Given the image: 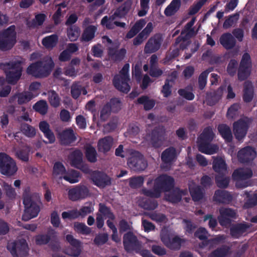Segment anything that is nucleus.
<instances>
[{
    "mask_svg": "<svg viewBox=\"0 0 257 257\" xmlns=\"http://www.w3.org/2000/svg\"><path fill=\"white\" fill-rule=\"evenodd\" d=\"M154 182L153 189L143 188L142 193L152 198H158L162 192H170L174 188L175 181L173 177L166 174H162L158 176L154 180L149 178L147 185L150 186Z\"/></svg>",
    "mask_w": 257,
    "mask_h": 257,
    "instance_id": "nucleus-1",
    "label": "nucleus"
},
{
    "mask_svg": "<svg viewBox=\"0 0 257 257\" xmlns=\"http://www.w3.org/2000/svg\"><path fill=\"white\" fill-rule=\"evenodd\" d=\"M130 64L125 63L118 74H116L112 80L115 88L124 93H127L131 90L129 84L130 77L129 74Z\"/></svg>",
    "mask_w": 257,
    "mask_h": 257,
    "instance_id": "nucleus-5",
    "label": "nucleus"
},
{
    "mask_svg": "<svg viewBox=\"0 0 257 257\" xmlns=\"http://www.w3.org/2000/svg\"><path fill=\"white\" fill-rule=\"evenodd\" d=\"M127 165L135 171H143L146 168L148 164L143 156L138 152L136 155L132 156L128 159Z\"/></svg>",
    "mask_w": 257,
    "mask_h": 257,
    "instance_id": "nucleus-18",
    "label": "nucleus"
},
{
    "mask_svg": "<svg viewBox=\"0 0 257 257\" xmlns=\"http://www.w3.org/2000/svg\"><path fill=\"white\" fill-rule=\"evenodd\" d=\"M206 0H199L196 4H194L189 9L188 14L189 15H194L197 14L201 9L202 6L206 3Z\"/></svg>",
    "mask_w": 257,
    "mask_h": 257,
    "instance_id": "nucleus-61",
    "label": "nucleus"
},
{
    "mask_svg": "<svg viewBox=\"0 0 257 257\" xmlns=\"http://www.w3.org/2000/svg\"><path fill=\"white\" fill-rule=\"evenodd\" d=\"M162 241L171 249L178 250L180 248L181 244L184 242V239L176 235L171 238L169 236L166 235L162 237Z\"/></svg>",
    "mask_w": 257,
    "mask_h": 257,
    "instance_id": "nucleus-23",
    "label": "nucleus"
},
{
    "mask_svg": "<svg viewBox=\"0 0 257 257\" xmlns=\"http://www.w3.org/2000/svg\"><path fill=\"white\" fill-rule=\"evenodd\" d=\"M255 149L251 146H246L241 149L237 153V158L242 164H249L251 163L256 156Z\"/></svg>",
    "mask_w": 257,
    "mask_h": 257,
    "instance_id": "nucleus-13",
    "label": "nucleus"
},
{
    "mask_svg": "<svg viewBox=\"0 0 257 257\" xmlns=\"http://www.w3.org/2000/svg\"><path fill=\"white\" fill-rule=\"evenodd\" d=\"M98 212L99 215L108 218L110 220H114L115 218V215L111 211L110 208L106 206L104 203H100L99 204Z\"/></svg>",
    "mask_w": 257,
    "mask_h": 257,
    "instance_id": "nucleus-43",
    "label": "nucleus"
},
{
    "mask_svg": "<svg viewBox=\"0 0 257 257\" xmlns=\"http://www.w3.org/2000/svg\"><path fill=\"white\" fill-rule=\"evenodd\" d=\"M140 206L145 210L155 209L158 206V202L152 199H147L140 202Z\"/></svg>",
    "mask_w": 257,
    "mask_h": 257,
    "instance_id": "nucleus-50",
    "label": "nucleus"
},
{
    "mask_svg": "<svg viewBox=\"0 0 257 257\" xmlns=\"http://www.w3.org/2000/svg\"><path fill=\"white\" fill-rule=\"evenodd\" d=\"M108 237L107 233H100L96 235L94 239V243L98 246L105 244L108 240Z\"/></svg>",
    "mask_w": 257,
    "mask_h": 257,
    "instance_id": "nucleus-64",
    "label": "nucleus"
},
{
    "mask_svg": "<svg viewBox=\"0 0 257 257\" xmlns=\"http://www.w3.org/2000/svg\"><path fill=\"white\" fill-rule=\"evenodd\" d=\"M67 36L71 41L76 40L80 34L79 28L75 26H71L67 30Z\"/></svg>",
    "mask_w": 257,
    "mask_h": 257,
    "instance_id": "nucleus-53",
    "label": "nucleus"
},
{
    "mask_svg": "<svg viewBox=\"0 0 257 257\" xmlns=\"http://www.w3.org/2000/svg\"><path fill=\"white\" fill-rule=\"evenodd\" d=\"M7 247L13 257L25 256L29 251L28 244L23 239L9 243Z\"/></svg>",
    "mask_w": 257,
    "mask_h": 257,
    "instance_id": "nucleus-9",
    "label": "nucleus"
},
{
    "mask_svg": "<svg viewBox=\"0 0 257 257\" xmlns=\"http://www.w3.org/2000/svg\"><path fill=\"white\" fill-rule=\"evenodd\" d=\"M214 137V134L211 126L204 128L199 137V142H212Z\"/></svg>",
    "mask_w": 257,
    "mask_h": 257,
    "instance_id": "nucleus-44",
    "label": "nucleus"
},
{
    "mask_svg": "<svg viewBox=\"0 0 257 257\" xmlns=\"http://www.w3.org/2000/svg\"><path fill=\"white\" fill-rule=\"evenodd\" d=\"M252 174V171L249 168H238L233 171L232 178L235 181L245 180L250 178Z\"/></svg>",
    "mask_w": 257,
    "mask_h": 257,
    "instance_id": "nucleus-25",
    "label": "nucleus"
},
{
    "mask_svg": "<svg viewBox=\"0 0 257 257\" xmlns=\"http://www.w3.org/2000/svg\"><path fill=\"white\" fill-rule=\"evenodd\" d=\"M223 88L220 87L216 91L211 93L207 98V104L210 106L215 105L221 98Z\"/></svg>",
    "mask_w": 257,
    "mask_h": 257,
    "instance_id": "nucleus-39",
    "label": "nucleus"
},
{
    "mask_svg": "<svg viewBox=\"0 0 257 257\" xmlns=\"http://www.w3.org/2000/svg\"><path fill=\"white\" fill-rule=\"evenodd\" d=\"M178 93L180 96L188 100H192L195 98L193 93L191 91H189L188 87L179 89L178 91Z\"/></svg>",
    "mask_w": 257,
    "mask_h": 257,
    "instance_id": "nucleus-59",
    "label": "nucleus"
},
{
    "mask_svg": "<svg viewBox=\"0 0 257 257\" xmlns=\"http://www.w3.org/2000/svg\"><path fill=\"white\" fill-rule=\"evenodd\" d=\"M166 138L165 127L163 125H158L147 133L144 140L152 148L159 149L163 146Z\"/></svg>",
    "mask_w": 257,
    "mask_h": 257,
    "instance_id": "nucleus-4",
    "label": "nucleus"
},
{
    "mask_svg": "<svg viewBox=\"0 0 257 257\" xmlns=\"http://www.w3.org/2000/svg\"><path fill=\"white\" fill-rule=\"evenodd\" d=\"M139 104L144 105V109L149 110L152 109L155 105V101L154 99H150L147 95H143L137 99Z\"/></svg>",
    "mask_w": 257,
    "mask_h": 257,
    "instance_id": "nucleus-41",
    "label": "nucleus"
},
{
    "mask_svg": "<svg viewBox=\"0 0 257 257\" xmlns=\"http://www.w3.org/2000/svg\"><path fill=\"white\" fill-rule=\"evenodd\" d=\"M89 195L88 188L84 186L78 185L70 189L68 191V196L72 201H77L86 198Z\"/></svg>",
    "mask_w": 257,
    "mask_h": 257,
    "instance_id": "nucleus-15",
    "label": "nucleus"
},
{
    "mask_svg": "<svg viewBox=\"0 0 257 257\" xmlns=\"http://www.w3.org/2000/svg\"><path fill=\"white\" fill-rule=\"evenodd\" d=\"M85 156L88 162L95 163L97 161V153L95 149L90 145L86 148Z\"/></svg>",
    "mask_w": 257,
    "mask_h": 257,
    "instance_id": "nucleus-49",
    "label": "nucleus"
},
{
    "mask_svg": "<svg viewBox=\"0 0 257 257\" xmlns=\"http://www.w3.org/2000/svg\"><path fill=\"white\" fill-rule=\"evenodd\" d=\"M58 38L56 35H52L44 38L42 43L48 49H52L58 43Z\"/></svg>",
    "mask_w": 257,
    "mask_h": 257,
    "instance_id": "nucleus-40",
    "label": "nucleus"
},
{
    "mask_svg": "<svg viewBox=\"0 0 257 257\" xmlns=\"http://www.w3.org/2000/svg\"><path fill=\"white\" fill-rule=\"evenodd\" d=\"M212 68H209L202 72L198 77V85L200 90H203L206 86L208 74L211 72Z\"/></svg>",
    "mask_w": 257,
    "mask_h": 257,
    "instance_id": "nucleus-54",
    "label": "nucleus"
},
{
    "mask_svg": "<svg viewBox=\"0 0 257 257\" xmlns=\"http://www.w3.org/2000/svg\"><path fill=\"white\" fill-rule=\"evenodd\" d=\"M53 178L59 184L62 183L64 178V167L62 163L56 162L53 169Z\"/></svg>",
    "mask_w": 257,
    "mask_h": 257,
    "instance_id": "nucleus-27",
    "label": "nucleus"
},
{
    "mask_svg": "<svg viewBox=\"0 0 257 257\" xmlns=\"http://www.w3.org/2000/svg\"><path fill=\"white\" fill-rule=\"evenodd\" d=\"M39 128L43 133L45 137L49 140V143L51 144L55 142V136L50 129V125L46 121H41L39 123Z\"/></svg>",
    "mask_w": 257,
    "mask_h": 257,
    "instance_id": "nucleus-34",
    "label": "nucleus"
},
{
    "mask_svg": "<svg viewBox=\"0 0 257 257\" xmlns=\"http://www.w3.org/2000/svg\"><path fill=\"white\" fill-rule=\"evenodd\" d=\"M77 138V134L71 127L65 128V146L74 143Z\"/></svg>",
    "mask_w": 257,
    "mask_h": 257,
    "instance_id": "nucleus-47",
    "label": "nucleus"
},
{
    "mask_svg": "<svg viewBox=\"0 0 257 257\" xmlns=\"http://www.w3.org/2000/svg\"><path fill=\"white\" fill-rule=\"evenodd\" d=\"M177 157L176 150L175 148L170 147L165 150L161 154V160L166 164H172Z\"/></svg>",
    "mask_w": 257,
    "mask_h": 257,
    "instance_id": "nucleus-28",
    "label": "nucleus"
},
{
    "mask_svg": "<svg viewBox=\"0 0 257 257\" xmlns=\"http://www.w3.org/2000/svg\"><path fill=\"white\" fill-rule=\"evenodd\" d=\"M81 175L79 171L71 169L66 172L65 170V181L70 183H75L79 182Z\"/></svg>",
    "mask_w": 257,
    "mask_h": 257,
    "instance_id": "nucleus-42",
    "label": "nucleus"
},
{
    "mask_svg": "<svg viewBox=\"0 0 257 257\" xmlns=\"http://www.w3.org/2000/svg\"><path fill=\"white\" fill-rule=\"evenodd\" d=\"M65 239L70 245L69 248H65V254L75 257L79 256L81 252V241L71 234L67 235Z\"/></svg>",
    "mask_w": 257,
    "mask_h": 257,
    "instance_id": "nucleus-16",
    "label": "nucleus"
},
{
    "mask_svg": "<svg viewBox=\"0 0 257 257\" xmlns=\"http://www.w3.org/2000/svg\"><path fill=\"white\" fill-rule=\"evenodd\" d=\"M213 169L218 174H226L227 166L225 161L221 158H216L213 161Z\"/></svg>",
    "mask_w": 257,
    "mask_h": 257,
    "instance_id": "nucleus-36",
    "label": "nucleus"
},
{
    "mask_svg": "<svg viewBox=\"0 0 257 257\" xmlns=\"http://www.w3.org/2000/svg\"><path fill=\"white\" fill-rule=\"evenodd\" d=\"M74 228L77 232L82 234L87 235L91 232L90 228L83 223L75 222L74 224Z\"/></svg>",
    "mask_w": 257,
    "mask_h": 257,
    "instance_id": "nucleus-57",
    "label": "nucleus"
},
{
    "mask_svg": "<svg viewBox=\"0 0 257 257\" xmlns=\"http://www.w3.org/2000/svg\"><path fill=\"white\" fill-rule=\"evenodd\" d=\"M123 244L124 249L127 251H135L139 252L141 244L137 237L131 231L125 233L123 236Z\"/></svg>",
    "mask_w": 257,
    "mask_h": 257,
    "instance_id": "nucleus-11",
    "label": "nucleus"
},
{
    "mask_svg": "<svg viewBox=\"0 0 257 257\" xmlns=\"http://www.w3.org/2000/svg\"><path fill=\"white\" fill-rule=\"evenodd\" d=\"M82 153L79 150L74 151L71 154L70 159L71 165L74 167H76L79 165H80L82 161Z\"/></svg>",
    "mask_w": 257,
    "mask_h": 257,
    "instance_id": "nucleus-48",
    "label": "nucleus"
},
{
    "mask_svg": "<svg viewBox=\"0 0 257 257\" xmlns=\"http://www.w3.org/2000/svg\"><path fill=\"white\" fill-rule=\"evenodd\" d=\"M112 142L113 139L110 136L100 139L97 144L98 151L103 153L108 152L112 147Z\"/></svg>",
    "mask_w": 257,
    "mask_h": 257,
    "instance_id": "nucleus-32",
    "label": "nucleus"
},
{
    "mask_svg": "<svg viewBox=\"0 0 257 257\" xmlns=\"http://www.w3.org/2000/svg\"><path fill=\"white\" fill-rule=\"evenodd\" d=\"M248 123L244 119H240L233 124V132L235 138L240 141L244 138L248 129Z\"/></svg>",
    "mask_w": 257,
    "mask_h": 257,
    "instance_id": "nucleus-19",
    "label": "nucleus"
},
{
    "mask_svg": "<svg viewBox=\"0 0 257 257\" xmlns=\"http://www.w3.org/2000/svg\"><path fill=\"white\" fill-rule=\"evenodd\" d=\"M18 170L15 161L5 153H0V173L6 176H12Z\"/></svg>",
    "mask_w": 257,
    "mask_h": 257,
    "instance_id": "nucleus-7",
    "label": "nucleus"
},
{
    "mask_svg": "<svg viewBox=\"0 0 257 257\" xmlns=\"http://www.w3.org/2000/svg\"><path fill=\"white\" fill-rule=\"evenodd\" d=\"M225 174H218L215 177L216 185L220 188H226L228 187L230 179L225 176Z\"/></svg>",
    "mask_w": 257,
    "mask_h": 257,
    "instance_id": "nucleus-45",
    "label": "nucleus"
},
{
    "mask_svg": "<svg viewBox=\"0 0 257 257\" xmlns=\"http://www.w3.org/2000/svg\"><path fill=\"white\" fill-rule=\"evenodd\" d=\"M34 95L31 92H25L17 94L14 98H17L19 104L27 103L34 98Z\"/></svg>",
    "mask_w": 257,
    "mask_h": 257,
    "instance_id": "nucleus-52",
    "label": "nucleus"
},
{
    "mask_svg": "<svg viewBox=\"0 0 257 257\" xmlns=\"http://www.w3.org/2000/svg\"><path fill=\"white\" fill-rule=\"evenodd\" d=\"M181 5V0H172L164 11L165 15L170 17L175 15L180 9Z\"/></svg>",
    "mask_w": 257,
    "mask_h": 257,
    "instance_id": "nucleus-35",
    "label": "nucleus"
},
{
    "mask_svg": "<svg viewBox=\"0 0 257 257\" xmlns=\"http://www.w3.org/2000/svg\"><path fill=\"white\" fill-rule=\"evenodd\" d=\"M185 190L176 187L173 188L172 191L167 196V200L172 203H177L181 201L183 195H185Z\"/></svg>",
    "mask_w": 257,
    "mask_h": 257,
    "instance_id": "nucleus-31",
    "label": "nucleus"
},
{
    "mask_svg": "<svg viewBox=\"0 0 257 257\" xmlns=\"http://www.w3.org/2000/svg\"><path fill=\"white\" fill-rule=\"evenodd\" d=\"M90 179L94 185L100 188H104L111 184V179L106 174L98 170L92 171Z\"/></svg>",
    "mask_w": 257,
    "mask_h": 257,
    "instance_id": "nucleus-12",
    "label": "nucleus"
},
{
    "mask_svg": "<svg viewBox=\"0 0 257 257\" xmlns=\"http://www.w3.org/2000/svg\"><path fill=\"white\" fill-rule=\"evenodd\" d=\"M213 200L218 204H228L232 200V196L225 190H216L213 196Z\"/></svg>",
    "mask_w": 257,
    "mask_h": 257,
    "instance_id": "nucleus-21",
    "label": "nucleus"
},
{
    "mask_svg": "<svg viewBox=\"0 0 257 257\" xmlns=\"http://www.w3.org/2000/svg\"><path fill=\"white\" fill-rule=\"evenodd\" d=\"M24 63L22 58H19L8 64L0 63V68L5 70L9 83H13L18 81L21 76V65Z\"/></svg>",
    "mask_w": 257,
    "mask_h": 257,
    "instance_id": "nucleus-6",
    "label": "nucleus"
},
{
    "mask_svg": "<svg viewBox=\"0 0 257 257\" xmlns=\"http://www.w3.org/2000/svg\"><path fill=\"white\" fill-rule=\"evenodd\" d=\"M219 41L221 45L227 50L232 49L236 44L235 39L229 33L222 34L220 37Z\"/></svg>",
    "mask_w": 257,
    "mask_h": 257,
    "instance_id": "nucleus-29",
    "label": "nucleus"
},
{
    "mask_svg": "<svg viewBox=\"0 0 257 257\" xmlns=\"http://www.w3.org/2000/svg\"><path fill=\"white\" fill-rule=\"evenodd\" d=\"M46 16L44 14H39L35 16V19L31 22H29L28 25L29 27H35L43 24L45 20Z\"/></svg>",
    "mask_w": 257,
    "mask_h": 257,
    "instance_id": "nucleus-58",
    "label": "nucleus"
},
{
    "mask_svg": "<svg viewBox=\"0 0 257 257\" xmlns=\"http://www.w3.org/2000/svg\"><path fill=\"white\" fill-rule=\"evenodd\" d=\"M54 64L50 57H47L42 61L31 64L27 68L28 74L37 78L48 76L51 73Z\"/></svg>",
    "mask_w": 257,
    "mask_h": 257,
    "instance_id": "nucleus-3",
    "label": "nucleus"
},
{
    "mask_svg": "<svg viewBox=\"0 0 257 257\" xmlns=\"http://www.w3.org/2000/svg\"><path fill=\"white\" fill-rule=\"evenodd\" d=\"M189 191L192 200L194 202L199 201L204 197V191L200 186H196L190 188Z\"/></svg>",
    "mask_w": 257,
    "mask_h": 257,
    "instance_id": "nucleus-38",
    "label": "nucleus"
},
{
    "mask_svg": "<svg viewBox=\"0 0 257 257\" xmlns=\"http://www.w3.org/2000/svg\"><path fill=\"white\" fill-rule=\"evenodd\" d=\"M146 22L143 19L137 21L126 33L125 38L130 39L135 36L145 26Z\"/></svg>",
    "mask_w": 257,
    "mask_h": 257,
    "instance_id": "nucleus-33",
    "label": "nucleus"
},
{
    "mask_svg": "<svg viewBox=\"0 0 257 257\" xmlns=\"http://www.w3.org/2000/svg\"><path fill=\"white\" fill-rule=\"evenodd\" d=\"M35 110L41 114H45L48 110V105L45 101H40L34 106Z\"/></svg>",
    "mask_w": 257,
    "mask_h": 257,
    "instance_id": "nucleus-63",
    "label": "nucleus"
},
{
    "mask_svg": "<svg viewBox=\"0 0 257 257\" xmlns=\"http://www.w3.org/2000/svg\"><path fill=\"white\" fill-rule=\"evenodd\" d=\"M163 42V38L160 34H156L151 37L146 43L144 47L145 54H152L158 51Z\"/></svg>",
    "mask_w": 257,
    "mask_h": 257,
    "instance_id": "nucleus-14",
    "label": "nucleus"
},
{
    "mask_svg": "<svg viewBox=\"0 0 257 257\" xmlns=\"http://www.w3.org/2000/svg\"><path fill=\"white\" fill-rule=\"evenodd\" d=\"M251 62L250 56L247 53H245L240 61L238 69V79L239 81L246 80L250 74Z\"/></svg>",
    "mask_w": 257,
    "mask_h": 257,
    "instance_id": "nucleus-10",
    "label": "nucleus"
},
{
    "mask_svg": "<svg viewBox=\"0 0 257 257\" xmlns=\"http://www.w3.org/2000/svg\"><path fill=\"white\" fill-rule=\"evenodd\" d=\"M15 30V26H12L0 33V49L7 50L13 47L16 41Z\"/></svg>",
    "mask_w": 257,
    "mask_h": 257,
    "instance_id": "nucleus-8",
    "label": "nucleus"
},
{
    "mask_svg": "<svg viewBox=\"0 0 257 257\" xmlns=\"http://www.w3.org/2000/svg\"><path fill=\"white\" fill-rule=\"evenodd\" d=\"M218 131L226 143H231L233 136L230 127L226 124H219L217 127Z\"/></svg>",
    "mask_w": 257,
    "mask_h": 257,
    "instance_id": "nucleus-30",
    "label": "nucleus"
},
{
    "mask_svg": "<svg viewBox=\"0 0 257 257\" xmlns=\"http://www.w3.org/2000/svg\"><path fill=\"white\" fill-rule=\"evenodd\" d=\"M144 182V179L142 176L132 177L130 179L129 185L132 188H137L141 187Z\"/></svg>",
    "mask_w": 257,
    "mask_h": 257,
    "instance_id": "nucleus-60",
    "label": "nucleus"
},
{
    "mask_svg": "<svg viewBox=\"0 0 257 257\" xmlns=\"http://www.w3.org/2000/svg\"><path fill=\"white\" fill-rule=\"evenodd\" d=\"M133 5L132 0H126L115 11L112 15L110 17L111 20H115L116 18L119 19L124 18L131 10Z\"/></svg>",
    "mask_w": 257,
    "mask_h": 257,
    "instance_id": "nucleus-20",
    "label": "nucleus"
},
{
    "mask_svg": "<svg viewBox=\"0 0 257 257\" xmlns=\"http://www.w3.org/2000/svg\"><path fill=\"white\" fill-rule=\"evenodd\" d=\"M96 28L94 26L90 25L84 29L82 35V39L85 42L91 41L95 36Z\"/></svg>",
    "mask_w": 257,
    "mask_h": 257,
    "instance_id": "nucleus-46",
    "label": "nucleus"
},
{
    "mask_svg": "<svg viewBox=\"0 0 257 257\" xmlns=\"http://www.w3.org/2000/svg\"><path fill=\"white\" fill-rule=\"evenodd\" d=\"M126 54L124 48L117 49V47H109L108 48V56L110 59L113 62H120L123 60Z\"/></svg>",
    "mask_w": 257,
    "mask_h": 257,
    "instance_id": "nucleus-24",
    "label": "nucleus"
},
{
    "mask_svg": "<svg viewBox=\"0 0 257 257\" xmlns=\"http://www.w3.org/2000/svg\"><path fill=\"white\" fill-rule=\"evenodd\" d=\"M183 222L185 224L184 229L185 230V234L186 235H190L195 232L194 231L197 228V225L194 223L190 220L186 219H183Z\"/></svg>",
    "mask_w": 257,
    "mask_h": 257,
    "instance_id": "nucleus-55",
    "label": "nucleus"
},
{
    "mask_svg": "<svg viewBox=\"0 0 257 257\" xmlns=\"http://www.w3.org/2000/svg\"><path fill=\"white\" fill-rule=\"evenodd\" d=\"M211 142H199L198 150L200 152L207 154L212 155L218 151L219 148L217 145L210 144Z\"/></svg>",
    "mask_w": 257,
    "mask_h": 257,
    "instance_id": "nucleus-26",
    "label": "nucleus"
},
{
    "mask_svg": "<svg viewBox=\"0 0 257 257\" xmlns=\"http://www.w3.org/2000/svg\"><path fill=\"white\" fill-rule=\"evenodd\" d=\"M25 212L22 219L25 221L36 217L40 210V199L39 194L32 193L30 188L24 189L23 195Z\"/></svg>",
    "mask_w": 257,
    "mask_h": 257,
    "instance_id": "nucleus-2",
    "label": "nucleus"
},
{
    "mask_svg": "<svg viewBox=\"0 0 257 257\" xmlns=\"http://www.w3.org/2000/svg\"><path fill=\"white\" fill-rule=\"evenodd\" d=\"M21 131L23 134L29 138L34 137L36 134L35 128L28 124H23L21 128Z\"/></svg>",
    "mask_w": 257,
    "mask_h": 257,
    "instance_id": "nucleus-62",
    "label": "nucleus"
},
{
    "mask_svg": "<svg viewBox=\"0 0 257 257\" xmlns=\"http://www.w3.org/2000/svg\"><path fill=\"white\" fill-rule=\"evenodd\" d=\"M78 46L76 43H69L65 49V62L69 60L71 54L78 50Z\"/></svg>",
    "mask_w": 257,
    "mask_h": 257,
    "instance_id": "nucleus-56",
    "label": "nucleus"
},
{
    "mask_svg": "<svg viewBox=\"0 0 257 257\" xmlns=\"http://www.w3.org/2000/svg\"><path fill=\"white\" fill-rule=\"evenodd\" d=\"M230 249L228 246L223 245L213 250L211 255L213 257H225L228 254Z\"/></svg>",
    "mask_w": 257,
    "mask_h": 257,
    "instance_id": "nucleus-51",
    "label": "nucleus"
},
{
    "mask_svg": "<svg viewBox=\"0 0 257 257\" xmlns=\"http://www.w3.org/2000/svg\"><path fill=\"white\" fill-rule=\"evenodd\" d=\"M250 227V225L246 222L233 224L229 229L230 234L234 238H239Z\"/></svg>",
    "mask_w": 257,
    "mask_h": 257,
    "instance_id": "nucleus-22",
    "label": "nucleus"
},
{
    "mask_svg": "<svg viewBox=\"0 0 257 257\" xmlns=\"http://www.w3.org/2000/svg\"><path fill=\"white\" fill-rule=\"evenodd\" d=\"M218 219L222 226H226L231 223L232 219L236 218V213L234 210L230 208L221 207L219 210Z\"/></svg>",
    "mask_w": 257,
    "mask_h": 257,
    "instance_id": "nucleus-17",
    "label": "nucleus"
},
{
    "mask_svg": "<svg viewBox=\"0 0 257 257\" xmlns=\"http://www.w3.org/2000/svg\"><path fill=\"white\" fill-rule=\"evenodd\" d=\"M243 100L248 103L252 101L253 97V88L250 82H245L244 84Z\"/></svg>",
    "mask_w": 257,
    "mask_h": 257,
    "instance_id": "nucleus-37",
    "label": "nucleus"
}]
</instances>
